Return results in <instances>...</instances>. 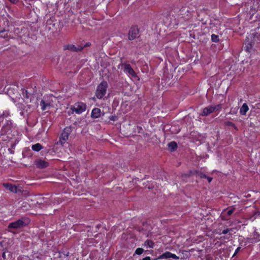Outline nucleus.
<instances>
[{
    "mask_svg": "<svg viewBox=\"0 0 260 260\" xmlns=\"http://www.w3.org/2000/svg\"><path fill=\"white\" fill-rule=\"evenodd\" d=\"M56 101L55 97L52 95L44 96L40 103L41 109L43 111L48 110L53 107V103Z\"/></svg>",
    "mask_w": 260,
    "mask_h": 260,
    "instance_id": "obj_1",
    "label": "nucleus"
},
{
    "mask_svg": "<svg viewBox=\"0 0 260 260\" xmlns=\"http://www.w3.org/2000/svg\"><path fill=\"white\" fill-rule=\"evenodd\" d=\"M108 88V83L107 82L102 81L97 87L96 90V96L97 98L101 99L106 94Z\"/></svg>",
    "mask_w": 260,
    "mask_h": 260,
    "instance_id": "obj_2",
    "label": "nucleus"
},
{
    "mask_svg": "<svg viewBox=\"0 0 260 260\" xmlns=\"http://www.w3.org/2000/svg\"><path fill=\"white\" fill-rule=\"evenodd\" d=\"M72 110L78 114H80L85 111L86 106L83 103H77L72 107Z\"/></svg>",
    "mask_w": 260,
    "mask_h": 260,
    "instance_id": "obj_3",
    "label": "nucleus"
},
{
    "mask_svg": "<svg viewBox=\"0 0 260 260\" xmlns=\"http://www.w3.org/2000/svg\"><path fill=\"white\" fill-rule=\"evenodd\" d=\"M122 67L123 69V71L125 73H126L129 76L131 77L137 78L138 76L134 71V70L132 69L131 65L129 64L123 63L122 65Z\"/></svg>",
    "mask_w": 260,
    "mask_h": 260,
    "instance_id": "obj_4",
    "label": "nucleus"
},
{
    "mask_svg": "<svg viewBox=\"0 0 260 260\" xmlns=\"http://www.w3.org/2000/svg\"><path fill=\"white\" fill-rule=\"evenodd\" d=\"M26 224V223L25 220L21 218L15 222L10 223L8 225V228L17 229L23 227Z\"/></svg>",
    "mask_w": 260,
    "mask_h": 260,
    "instance_id": "obj_5",
    "label": "nucleus"
},
{
    "mask_svg": "<svg viewBox=\"0 0 260 260\" xmlns=\"http://www.w3.org/2000/svg\"><path fill=\"white\" fill-rule=\"evenodd\" d=\"M139 29L136 26H132L128 31V39L129 40H134L136 39L139 35Z\"/></svg>",
    "mask_w": 260,
    "mask_h": 260,
    "instance_id": "obj_6",
    "label": "nucleus"
},
{
    "mask_svg": "<svg viewBox=\"0 0 260 260\" xmlns=\"http://www.w3.org/2000/svg\"><path fill=\"white\" fill-rule=\"evenodd\" d=\"M72 132V129L70 127H66L64 128L61 133V137L59 139V142L61 144L65 143L68 140L69 136Z\"/></svg>",
    "mask_w": 260,
    "mask_h": 260,
    "instance_id": "obj_7",
    "label": "nucleus"
},
{
    "mask_svg": "<svg viewBox=\"0 0 260 260\" xmlns=\"http://www.w3.org/2000/svg\"><path fill=\"white\" fill-rule=\"evenodd\" d=\"M219 106V105L215 106H209L205 108L203 110V112L201 114V115L203 116L208 115L209 114L213 112Z\"/></svg>",
    "mask_w": 260,
    "mask_h": 260,
    "instance_id": "obj_8",
    "label": "nucleus"
},
{
    "mask_svg": "<svg viewBox=\"0 0 260 260\" xmlns=\"http://www.w3.org/2000/svg\"><path fill=\"white\" fill-rule=\"evenodd\" d=\"M172 258L175 259H178L179 258V256H177L175 254H173L170 252L167 251L159 255L158 257L159 259H164V258Z\"/></svg>",
    "mask_w": 260,
    "mask_h": 260,
    "instance_id": "obj_9",
    "label": "nucleus"
},
{
    "mask_svg": "<svg viewBox=\"0 0 260 260\" xmlns=\"http://www.w3.org/2000/svg\"><path fill=\"white\" fill-rule=\"evenodd\" d=\"M64 49H69L72 51L78 52V51H81V50H82V49H83V47H82V46H81V45H78L77 46H76L74 45L70 44V45H67L65 47Z\"/></svg>",
    "mask_w": 260,
    "mask_h": 260,
    "instance_id": "obj_10",
    "label": "nucleus"
},
{
    "mask_svg": "<svg viewBox=\"0 0 260 260\" xmlns=\"http://www.w3.org/2000/svg\"><path fill=\"white\" fill-rule=\"evenodd\" d=\"M35 164L37 168L43 169L48 166L49 163L44 160L39 159L36 161Z\"/></svg>",
    "mask_w": 260,
    "mask_h": 260,
    "instance_id": "obj_11",
    "label": "nucleus"
},
{
    "mask_svg": "<svg viewBox=\"0 0 260 260\" xmlns=\"http://www.w3.org/2000/svg\"><path fill=\"white\" fill-rule=\"evenodd\" d=\"M249 241L251 243H256L260 241V234L257 232H254L252 238L249 239Z\"/></svg>",
    "mask_w": 260,
    "mask_h": 260,
    "instance_id": "obj_12",
    "label": "nucleus"
},
{
    "mask_svg": "<svg viewBox=\"0 0 260 260\" xmlns=\"http://www.w3.org/2000/svg\"><path fill=\"white\" fill-rule=\"evenodd\" d=\"M101 111L99 108H94L91 112V116L93 118H97L101 116Z\"/></svg>",
    "mask_w": 260,
    "mask_h": 260,
    "instance_id": "obj_13",
    "label": "nucleus"
},
{
    "mask_svg": "<svg viewBox=\"0 0 260 260\" xmlns=\"http://www.w3.org/2000/svg\"><path fill=\"white\" fill-rule=\"evenodd\" d=\"M3 186L11 192L16 193L17 191V188L16 186L12 185V184L4 183Z\"/></svg>",
    "mask_w": 260,
    "mask_h": 260,
    "instance_id": "obj_14",
    "label": "nucleus"
},
{
    "mask_svg": "<svg viewBox=\"0 0 260 260\" xmlns=\"http://www.w3.org/2000/svg\"><path fill=\"white\" fill-rule=\"evenodd\" d=\"M249 108L247 104L244 103L240 108V113L242 115H246L247 112L248 111Z\"/></svg>",
    "mask_w": 260,
    "mask_h": 260,
    "instance_id": "obj_15",
    "label": "nucleus"
},
{
    "mask_svg": "<svg viewBox=\"0 0 260 260\" xmlns=\"http://www.w3.org/2000/svg\"><path fill=\"white\" fill-rule=\"evenodd\" d=\"M168 146L169 150L171 151H174L177 147V143L174 141H172V142H171L170 143H169L168 144Z\"/></svg>",
    "mask_w": 260,
    "mask_h": 260,
    "instance_id": "obj_16",
    "label": "nucleus"
},
{
    "mask_svg": "<svg viewBox=\"0 0 260 260\" xmlns=\"http://www.w3.org/2000/svg\"><path fill=\"white\" fill-rule=\"evenodd\" d=\"M31 148L34 151H39L43 148V147L40 143H37L35 145H33L31 147Z\"/></svg>",
    "mask_w": 260,
    "mask_h": 260,
    "instance_id": "obj_17",
    "label": "nucleus"
},
{
    "mask_svg": "<svg viewBox=\"0 0 260 260\" xmlns=\"http://www.w3.org/2000/svg\"><path fill=\"white\" fill-rule=\"evenodd\" d=\"M144 245L148 248H153L154 246V243L151 240H147L144 242Z\"/></svg>",
    "mask_w": 260,
    "mask_h": 260,
    "instance_id": "obj_18",
    "label": "nucleus"
},
{
    "mask_svg": "<svg viewBox=\"0 0 260 260\" xmlns=\"http://www.w3.org/2000/svg\"><path fill=\"white\" fill-rule=\"evenodd\" d=\"M258 216H260V212L257 211H255L253 212L252 216H249V219L253 221L255 218V217Z\"/></svg>",
    "mask_w": 260,
    "mask_h": 260,
    "instance_id": "obj_19",
    "label": "nucleus"
},
{
    "mask_svg": "<svg viewBox=\"0 0 260 260\" xmlns=\"http://www.w3.org/2000/svg\"><path fill=\"white\" fill-rule=\"evenodd\" d=\"M246 43L248 45L246 46V50L248 52L249 51V50L251 49L252 46V42H250L249 41V40H247V41H246Z\"/></svg>",
    "mask_w": 260,
    "mask_h": 260,
    "instance_id": "obj_20",
    "label": "nucleus"
},
{
    "mask_svg": "<svg viewBox=\"0 0 260 260\" xmlns=\"http://www.w3.org/2000/svg\"><path fill=\"white\" fill-rule=\"evenodd\" d=\"M211 40L214 42H217L219 41L218 36L216 35L215 34H212L211 35Z\"/></svg>",
    "mask_w": 260,
    "mask_h": 260,
    "instance_id": "obj_21",
    "label": "nucleus"
},
{
    "mask_svg": "<svg viewBox=\"0 0 260 260\" xmlns=\"http://www.w3.org/2000/svg\"><path fill=\"white\" fill-rule=\"evenodd\" d=\"M22 94L24 98L28 99V98H29V93H28V92L27 90H25V89H23L22 90Z\"/></svg>",
    "mask_w": 260,
    "mask_h": 260,
    "instance_id": "obj_22",
    "label": "nucleus"
},
{
    "mask_svg": "<svg viewBox=\"0 0 260 260\" xmlns=\"http://www.w3.org/2000/svg\"><path fill=\"white\" fill-rule=\"evenodd\" d=\"M143 251L144 249L143 248H138L135 251V253L138 255H140L143 252Z\"/></svg>",
    "mask_w": 260,
    "mask_h": 260,
    "instance_id": "obj_23",
    "label": "nucleus"
},
{
    "mask_svg": "<svg viewBox=\"0 0 260 260\" xmlns=\"http://www.w3.org/2000/svg\"><path fill=\"white\" fill-rule=\"evenodd\" d=\"M197 174L199 177L201 178H206L207 177V175L203 172H197Z\"/></svg>",
    "mask_w": 260,
    "mask_h": 260,
    "instance_id": "obj_24",
    "label": "nucleus"
},
{
    "mask_svg": "<svg viewBox=\"0 0 260 260\" xmlns=\"http://www.w3.org/2000/svg\"><path fill=\"white\" fill-rule=\"evenodd\" d=\"M2 114L5 118H8L10 116V113L9 111H5Z\"/></svg>",
    "mask_w": 260,
    "mask_h": 260,
    "instance_id": "obj_25",
    "label": "nucleus"
},
{
    "mask_svg": "<svg viewBox=\"0 0 260 260\" xmlns=\"http://www.w3.org/2000/svg\"><path fill=\"white\" fill-rule=\"evenodd\" d=\"M234 208H232V209H229L228 211H227V214L229 216L231 215L234 212Z\"/></svg>",
    "mask_w": 260,
    "mask_h": 260,
    "instance_id": "obj_26",
    "label": "nucleus"
},
{
    "mask_svg": "<svg viewBox=\"0 0 260 260\" xmlns=\"http://www.w3.org/2000/svg\"><path fill=\"white\" fill-rule=\"evenodd\" d=\"M232 231L231 229H225V230H223L222 232V233L223 234H226L228 232H229L230 231Z\"/></svg>",
    "mask_w": 260,
    "mask_h": 260,
    "instance_id": "obj_27",
    "label": "nucleus"
},
{
    "mask_svg": "<svg viewBox=\"0 0 260 260\" xmlns=\"http://www.w3.org/2000/svg\"><path fill=\"white\" fill-rule=\"evenodd\" d=\"M240 248H240V247H238V248L236 249V250H235V253H234V255H233V256H235V255L238 253V252L239 251V250H240Z\"/></svg>",
    "mask_w": 260,
    "mask_h": 260,
    "instance_id": "obj_28",
    "label": "nucleus"
},
{
    "mask_svg": "<svg viewBox=\"0 0 260 260\" xmlns=\"http://www.w3.org/2000/svg\"><path fill=\"white\" fill-rule=\"evenodd\" d=\"M5 118L2 114H0V123L3 121Z\"/></svg>",
    "mask_w": 260,
    "mask_h": 260,
    "instance_id": "obj_29",
    "label": "nucleus"
},
{
    "mask_svg": "<svg viewBox=\"0 0 260 260\" xmlns=\"http://www.w3.org/2000/svg\"><path fill=\"white\" fill-rule=\"evenodd\" d=\"M109 119H110V120H111L112 121H115V120H116V117L115 116H111L109 117Z\"/></svg>",
    "mask_w": 260,
    "mask_h": 260,
    "instance_id": "obj_30",
    "label": "nucleus"
},
{
    "mask_svg": "<svg viewBox=\"0 0 260 260\" xmlns=\"http://www.w3.org/2000/svg\"><path fill=\"white\" fill-rule=\"evenodd\" d=\"M2 257L4 259H7V256H6V252H3V254H2Z\"/></svg>",
    "mask_w": 260,
    "mask_h": 260,
    "instance_id": "obj_31",
    "label": "nucleus"
},
{
    "mask_svg": "<svg viewBox=\"0 0 260 260\" xmlns=\"http://www.w3.org/2000/svg\"><path fill=\"white\" fill-rule=\"evenodd\" d=\"M206 178L207 179L209 182H211L213 179L212 177H208V176H207V177Z\"/></svg>",
    "mask_w": 260,
    "mask_h": 260,
    "instance_id": "obj_32",
    "label": "nucleus"
},
{
    "mask_svg": "<svg viewBox=\"0 0 260 260\" xmlns=\"http://www.w3.org/2000/svg\"><path fill=\"white\" fill-rule=\"evenodd\" d=\"M90 45V43H86L84 45V46H82L83 48L84 47H87V46H89Z\"/></svg>",
    "mask_w": 260,
    "mask_h": 260,
    "instance_id": "obj_33",
    "label": "nucleus"
},
{
    "mask_svg": "<svg viewBox=\"0 0 260 260\" xmlns=\"http://www.w3.org/2000/svg\"><path fill=\"white\" fill-rule=\"evenodd\" d=\"M143 260H151L150 257L149 256H146L144 257Z\"/></svg>",
    "mask_w": 260,
    "mask_h": 260,
    "instance_id": "obj_34",
    "label": "nucleus"
},
{
    "mask_svg": "<svg viewBox=\"0 0 260 260\" xmlns=\"http://www.w3.org/2000/svg\"><path fill=\"white\" fill-rule=\"evenodd\" d=\"M227 125H232V126H234V124L232 122H227Z\"/></svg>",
    "mask_w": 260,
    "mask_h": 260,
    "instance_id": "obj_35",
    "label": "nucleus"
},
{
    "mask_svg": "<svg viewBox=\"0 0 260 260\" xmlns=\"http://www.w3.org/2000/svg\"><path fill=\"white\" fill-rule=\"evenodd\" d=\"M11 3H15L17 2V0H9Z\"/></svg>",
    "mask_w": 260,
    "mask_h": 260,
    "instance_id": "obj_36",
    "label": "nucleus"
},
{
    "mask_svg": "<svg viewBox=\"0 0 260 260\" xmlns=\"http://www.w3.org/2000/svg\"><path fill=\"white\" fill-rule=\"evenodd\" d=\"M69 252H68V253H67V254H66V256H69Z\"/></svg>",
    "mask_w": 260,
    "mask_h": 260,
    "instance_id": "obj_37",
    "label": "nucleus"
}]
</instances>
